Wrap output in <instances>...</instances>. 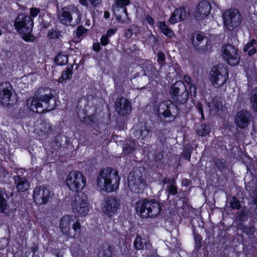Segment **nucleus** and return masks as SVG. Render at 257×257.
Returning a JSON list of instances; mask_svg holds the SVG:
<instances>
[{
    "label": "nucleus",
    "instance_id": "obj_23",
    "mask_svg": "<svg viewBox=\"0 0 257 257\" xmlns=\"http://www.w3.org/2000/svg\"><path fill=\"white\" fill-rule=\"evenodd\" d=\"M40 123L39 121L34 122L33 126L37 127L35 130L41 132L42 134H48L51 131V126L49 123H47L44 120L40 119Z\"/></svg>",
    "mask_w": 257,
    "mask_h": 257
},
{
    "label": "nucleus",
    "instance_id": "obj_18",
    "mask_svg": "<svg viewBox=\"0 0 257 257\" xmlns=\"http://www.w3.org/2000/svg\"><path fill=\"white\" fill-rule=\"evenodd\" d=\"M76 216L71 215L63 216L60 220V228L61 231L65 235H69L72 223L74 222Z\"/></svg>",
    "mask_w": 257,
    "mask_h": 257
},
{
    "label": "nucleus",
    "instance_id": "obj_6",
    "mask_svg": "<svg viewBox=\"0 0 257 257\" xmlns=\"http://www.w3.org/2000/svg\"><path fill=\"white\" fill-rule=\"evenodd\" d=\"M14 26L25 41H31L32 37V21H31L30 17L24 14L18 15L15 20Z\"/></svg>",
    "mask_w": 257,
    "mask_h": 257
},
{
    "label": "nucleus",
    "instance_id": "obj_56",
    "mask_svg": "<svg viewBox=\"0 0 257 257\" xmlns=\"http://www.w3.org/2000/svg\"><path fill=\"white\" fill-rule=\"evenodd\" d=\"M191 181L190 179L187 178H184L182 180V184L183 186L188 187L191 184Z\"/></svg>",
    "mask_w": 257,
    "mask_h": 257
},
{
    "label": "nucleus",
    "instance_id": "obj_25",
    "mask_svg": "<svg viewBox=\"0 0 257 257\" xmlns=\"http://www.w3.org/2000/svg\"><path fill=\"white\" fill-rule=\"evenodd\" d=\"M251 213L250 210L246 209L245 207L240 210L237 211L236 213V218L238 222L243 223L248 220L250 217Z\"/></svg>",
    "mask_w": 257,
    "mask_h": 257
},
{
    "label": "nucleus",
    "instance_id": "obj_31",
    "mask_svg": "<svg viewBox=\"0 0 257 257\" xmlns=\"http://www.w3.org/2000/svg\"><path fill=\"white\" fill-rule=\"evenodd\" d=\"M193 151V147L188 144L187 145L183 151L182 153V154L185 159V160L190 161L191 155Z\"/></svg>",
    "mask_w": 257,
    "mask_h": 257
},
{
    "label": "nucleus",
    "instance_id": "obj_13",
    "mask_svg": "<svg viewBox=\"0 0 257 257\" xmlns=\"http://www.w3.org/2000/svg\"><path fill=\"white\" fill-rule=\"evenodd\" d=\"M211 5L206 0H202L197 5L193 16L197 21L205 19L210 13Z\"/></svg>",
    "mask_w": 257,
    "mask_h": 257
},
{
    "label": "nucleus",
    "instance_id": "obj_30",
    "mask_svg": "<svg viewBox=\"0 0 257 257\" xmlns=\"http://www.w3.org/2000/svg\"><path fill=\"white\" fill-rule=\"evenodd\" d=\"M213 162L215 167L219 171H223L226 170V162L223 158H215Z\"/></svg>",
    "mask_w": 257,
    "mask_h": 257
},
{
    "label": "nucleus",
    "instance_id": "obj_37",
    "mask_svg": "<svg viewBox=\"0 0 257 257\" xmlns=\"http://www.w3.org/2000/svg\"><path fill=\"white\" fill-rule=\"evenodd\" d=\"M7 207V200L4 198L2 191L0 189V212L5 213Z\"/></svg>",
    "mask_w": 257,
    "mask_h": 257
},
{
    "label": "nucleus",
    "instance_id": "obj_64",
    "mask_svg": "<svg viewBox=\"0 0 257 257\" xmlns=\"http://www.w3.org/2000/svg\"><path fill=\"white\" fill-rule=\"evenodd\" d=\"M253 194L254 196L257 198V188L254 191Z\"/></svg>",
    "mask_w": 257,
    "mask_h": 257
},
{
    "label": "nucleus",
    "instance_id": "obj_47",
    "mask_svg": "<svg viewBox=\"0 0 257 257\" xmlns=\"http://www.w3.org/2000/svg\"><path fill=\"white\" fill-rule=\"evenodd\" d=\"M196 108L198 111V112L201 115V119L202 120H204L205 119V116L203 112V104L201 102L198 103L196 106Z\"/></svg>",
    "mask_w": 257,
    "mask_h": 257
},
{
    "label": "nucleus",
    "instance_id": "obj_7",
    "mask_svg": "<svg viewBox=\"0 0 257 257\" xmlns=\"http://www.w3.org/2000/svg\"><path fill=\"white\" fill-rule=\"evenodd\" d=\"M170 93L172 99L178 104H185L189 98L187 86L182 81H177L171 86Z\"/></svg>",
    "mask_w": 257,
    "mask_h": 257
},
{
    "label": "nucleus",
    "instance_id": "obj_3",
    "mask_svg": "<svg viewBox=\"0 0 257 257\" xmlns=\"http://www.w3.org/2000/svg\"><path fill=\"white\" fill-rule=\"evenodd\" d=\"M120 180L117 171H115L112 174V169L111 168H107L100 171L97 178L96 183L101 190L111 192L118 187Z\"/></svg>",
    "mask_w": 257,
    "mask_h": 257
},
{
    "label": "nucleus",
    "instance_id": "obj_4",
    "mask_svg": "<svg viewBox=\"0 0 257 257\" xmlns=\"http://www.w3.org/2000/svg\"><path fill=\"white\" fill-rule=\"evenodd\" d=\"M136 209L143 218H153L157 216L160 212V203L155 200H149L145 198L136 203Z\"/></svg>",
    "mask_w": 257,
    "mask_h": 257
},
{
    "label": "nucleus",
    "instance_id": "obj_20",
    "mask_svg": "<svg viewBox=\"0 0 257 257\" xmlns=\"http://www.w3.org/2000/svg\"><path fill=\"white\" fill-rule=\"evenodd\" d=\"M205 38V36L202 32L194 31L190 34L189 40L191 44L194 48L197 49L199 43H201Z\"/></svg>",
    "mask_w": 257,
    "mask_h": 257
},
{
    "label": "nucleus",
    "instance_id": "obj_26",
    "mask_svg": "<svg viewBox=\"0 0 257 257\" xmlns=\"http://www.w3.org/2000/svg\"><path fill=\"white\" fill-rule=\"evenodd\" d=\"M158 28L162 33L169 38H171L174 36L173 31L167 25L165 21L158 22Z\"/></svg>",
    "mask_w": 257,
    "mask_h": 257
},
{
    "label": "nucleus",
    "instance_id": "obj_29",
    "mask_svg": "<svg viewBox=\"0 0 257 257\" xmlns=\"http://www.w3.org/2000/svg\"><path fill=\"white\" fill-rule=\"evenodd\" d=\"M54 61L57 65L63 66L68 63V58L67 55L59 53L55 58Z\"/></svg>",
    "mask_w": 257,
    "mask_h": 257
},
{
    "label": "nucleus",
    "instance_id": "obj_11",
    "mask_svg": "<svg viewBox=\"0 0 257 257\" xmlns=\"http://www.w3.org/2000/svg\"><path fill=\"white\" fill-rule=\"evenodd\" d=\"M51 199V192L47 187L44 185L39 186L33 190V202L36 204H46Z\"/></svg>",
    "mask_w": 257,
    "mask_h": 257
},
{
    "label": "nucleus",
    "instance_id": "obj_42",
    "mask_svg": "<svg viewBox=\"0 0 257 257\" xmlns=\"http://www.w3.org/2000/svg\"><path fill=\"white\" fill-rule=\"evenodd\" d=\"M256 43V40L254 39H252L249 42H247L243 48V51L244 52H247L248 50L253 46Z\"/></svg>",
    "mask_w": 257,
    "mask_h": 257
},
{
    "label": "nucleus",
    "instance_id": "obj_16",
    "mask_svg": "<svg viewBox=\"0 0 257 257\" xmlns=\"http://www.w3.org/2000/svg\"><path fill=\"white\" fill-rule=\"evenodd\" d=\"M123 97L117 98L114 103L116 112L119 116H125L130 113L132 104L127 99H125L122 102Z\"/></svg>",
    "mask_w": 257,
    "mask_h": 257
},
{
    "label": "nucleus",
    "instance_id": "obj_9",
    "mask_svg": "<svg viewBox=\"0 0 257 257\" xmlns=\"http://www.w3.org/2000/svg\"><path fill=\"white\" fill-rule=\"evenodd\" d=\"M120 200L114 196H108L104 199L102 210L105 216L111 218L117 215L118 210L120 209Z\"/></svg>",
    "mask_w": 257,
    "mask_h": 257
},
{
    "label": "nucleus",
    "instance_id": "obj_43",
    "mask_svg": "<svg viewBox=\"0 0 257 257\" xmlns=\"http://www.w3.org/2000/svg\"><path fill=\"white\" fill-rule=\"evenodd\" d=\"M91 8L94 9L99 8L101 4V0H88Z\"/></svg>",
    "mask_w": 257,
    "mask_h": 257
},
{
    "label": "nucleus",
    "instance_id": "obj_59",
    "mask_svg": "<svg viewBox=\"0 0 257 257\" xmlns=\"http://www.w3.org/2000/svg\"><path fill=\"white\" fill-rule=\"evenodd\" d=\"M163 158V155L162 152H159L157 153L155 156V160L156 161H160Z\"/></svg>",
    "mask_w": 257,
    "mask_h": 257
},
{
    "label": "nucleus",
    "instance_id": "obj_27",
    "mask_svg": "<svg viewBox=\"0 0 257 257\" xmlns=\"http://www.w3.org/2000/svg\"><path fill=\"white\" fill-rule=\"evenodd\" d=\"M73 66L71 64L68 65L67 66L66 70L63 71L62 72V74L59 78L60 82H63V81L69 79L71 78L73 74Z\"/></svg>",
    "mask_w": 257,
    "mask_h": 257
},
{
    "label": "nucleus",
    "instance_id": "obj_5",
    "mask_svg": "<svg viewBox=\"0 0 257 257\" xmlns=\"http://www.w3.org/2000/svg\"><path fill=\"white\" fill-rule=\"evenodd\" d=\"M209 79L215 88H219L226 83L228 79V70L222 64L213 66L210 72Z\"/></svg>",
    "mask_w": 257,
    "mask_h": 257
},
{
    "label": "nucleus",
    "instance_id": "obj_15",
    "mask_svg": "<svg viewBox=\"0 0 257 257\" xmlns=\"http://www.w3.org/2000/svg\"><path fill=\"white\" fill-rule=\"evenodd\" d=\"M190 15V13L187 11L184 6H180L175 9L172 13L169 19V22L174 25L178 22H182L187 19Z\"/></svg>",
    "mask_w": 257,
    "mask_h": 257
},
{
    "label": "nucleus",
    "instance_id": "obj_32",
    "mask_svg": "<svg viewBox=\"0 0 257 257\" xmlns=\"http://www.w3.org/2000/svg\"><path fill=\"white\" fill-rule=\"evenodd\" d=\"M250 100L253 110L255 112L257 111V87L252 89Z\"/></svg>",
    "mask_w": 257,
    "mask_h": 257
},
{
    "label": "nucleus",
    "instance_id": "obj_44",
    "mask_svg": "<svg viewBox=\"0 0 257 257\" xmlns=\"http://www.w3.org/2000/svg\"><path fill=\"white\" fill-rule=\"evenodd\" d=\"M134 34V30L133 29V26H131L130 27L124 30V37L126 39H130L132 37Z\"/></svg>",
    "mask_w": 257,
    "mask_h": 257
},
{
    "label": "nucleus",
    "instance_id": "obj_41",
    "mask_svg": "<svg viewBox=\"0 0 257 257\" xmlns=\"http://www.w3.org/2000/svg\"><path fill=\"white\" fill-rule=\"evenodd\" d=\"M75 222H73L72 224V229L74 230L75 233H80L81 229V223L80 222L79 219L78 218L76 217V218L74 220Z\"/></svg>",
    "mask_w": 257,
    "mask_h": 257
},
{
    "label": "nucleus",
    "instance_id": "obj_52",
    "mask_svg": "<svg viewBox=\"0 0 257 257\" xmlns=\"http://www.w3.org/2000/svg\"><path fill=\"white\" fill-rule=\"evenodd\" d=\"M183 82L185 84H187L188 86L193 83L191 77L187 74L184 75V76L183 77Z\"/></svg>",
    "mask_w": 257,
    "mask_h": 257
},
{
    "label": "nucleus",
    "instance_id": "obj_54",
    "mask_svg": "<svg viewBox=\"0 0 257 257\" xmlns=\"http://www.w3.org/2000/svg\"><path fill=\"white\" fill-rule=\"evenodd\" d=\"M92 49L95 52H99L101 50V47L99 43H94L92 45Z\"/></svg>",
    "mask_w": 257,
    "mask_h": 257
},
{
    "label": "nucleus",
    "instance_id": "obj_2",
    "mask_svg": "<svg viewBox=\"0 0 257 257\" xmlns=\"http://www.w3.org/2000/svg\"><path fill=\"white\" fill-rule=\"evenodd\" d=\"M35 95L33 96V105L36 111L33 110V113L42 114L55 109L56 104L53 89L48 87H40L35 91Z\"/></svg>",
    "mask_w": 257,
    "mask_h": 257
},
{
    "label": "nucleus",
    "instance_id": "obj_51",
    "mask_svg": "<svg viewBox=\"0 0 257 257\" xmlns=\"http://www.w3.org/2000/svg\"><path fill=\"white\" fill-rule=\"evenodd\" d=\"M117 29L115 28H110L106 31L105 34H104L108 38H110L113 36L116 32Z\"/></svg>",
    "mask_w": 257,
    "mask_h": 257
},
{
    "label": "nucleus",
    "instance_id": "obj_21",
    "mask_svg": "<svg viewBox=\"0 0 257 257\" xmlns=\"http://www.w3.org/2000/svg\"><path fill=\"white\" fill-rule=\"evenodd\" d=\"M237 227L238 230H241L242 233H244L247 236L252 237L254 236L256 228L253 224L247 226L245 225L243 223L238 222L237 223Z\"/></svg>",
    "mask_w": 257,
    "mask_h": 257
},
{
    "label": "nucleus",
    "instance_id": "obj_17",
    "mask_svg": "<svg viewBox=\"0 0 257 257\" xmlns=\"http://www.w3.org/2000/svg\"><path fill=\"white\" fill-rule=\"evenodd\" d=\"M12 85L9 82H3L0 84V102L3 104L10 103L12 96Z\"/></svg>",
    "mask_w": 257,
    "mask_h": 257
},
{
    "label": "nucleus",
    "instance_id": "obj_45",
    "mask_svg": "<svg viewBox=\"0 0 257 257\" xmlns=\"http://www.w3.org/2000/svg\"><path fill=\"white\" fill-rule=\"evenodd\" d=\"M71 12L77 14L76 23H79L81 19V14L78 8L75 6H72Z\"/></svg>",
    "mask_w": 257,
    "mask_h": 257
},
{
    "label": "nucleus",
    "instance_id": "obj_55",
    "mask_svg": "<svg viewBox=\"0 0 257 257\" xmlns=\"http://www.w3.org/2000/svg\"><path fill=\"white\" fill-rule=\"evenodd\" d=\"M50 26V23L47 21L42 20L40 23V26L41 27V30L42 29H46L49 28Z\"/></svg>",
    "mask_w": 257,
    "mask_h": 257
},
{
    "label": "nucleus",
    "instance_id": "obj_39",
    "mask_svg": "<svg viewBox=\"0 0 257 257\" xmlns=\"http://www.w3.org/2000/svg\"><path fill=\"white\" fill-rule=\"evenodd\" d=\"M136 148L133 145H126L122 148V152L124 154L128 156L132 154L135 151Z\"/></svg>",
    "mask_w": 257,
    "mask_h": 257
},
{
    "label": "nucleus",
    "instance_id": "obj_48",
    "mask_svg": "<svg viewBox=\"0 0 257 257\" xmlns=\"http://www.w3.org/2000/svg\"><path fill=\"white\" fill-rule=\"evenodd\" d=\"M112 248L111 246H108L107 250H104L103 254L99 257H112Z\"/></svg>",
    "mask_w": 257,
    "mask_h": 257
},
{
    "label": "nucleus",
    "instance_id": "obj_53",
    "mask_svg": "<svg viewBox=\"0 0 257 257\" xmlns=\"http://www.w3.org/2000/svg\"><path fill=\"white\" fill-rule=\"evenodd\" d=\"M146 20L148 22V23L152 27H154V24H155V21L154 19L149 15V14H148L146 16Z\"/></svg>",
    "mask_w": 257,
    "mask_h": 257
},
{
    "label": "nucleus",
    "instance_id": "obj_40",
    "mask_svg": "<svg viewBox=\"0 0 257 257\" xmlns=\"http://www.w3.org/2000/svg\"><path fill=\"white\" fill-rule=\"evenodd\" d=\"M60 36V32L59 30H54L53 28L51 31H49L47 34L48 37L50 39L58 38Z\"/></svg>",
    "mask_w": 257,
    "mask_h": 257
},
{
    "label": "nucleus",
    "instance_id": "obj_14",
    "mask_svg": "<svg viewBox=\"0 0 257 257\" xmlns=\"http://www.w3.org/2000/svg\"><path fill=\"white\" fill-rule=\"evenodd\" d=\"M131 4L130 0H114V4L112 5V10L115 16L117 21L123 23L124 21L122 20L121 16L118 14L120 9L122 10V13L124 14L125 16H127V10L126 7Z\"/></svg>",
    "mask_w": 257,
    "mask_h": 257
},
{
    "label": "nucleus",
    "instance_id": "obj_36",
    "mask_svg": "<svg viewBox=\"0 0 257 257\" xmlns=\"http://www.w3.org/2000/svg\"><path fill=\"white\" fill-rule=\"evenodd\" d=\"M157 62L160 68H162L166 64V57L165 53L162 51H159L157 54Z\"/></svg>",
    "mask_w": 257,
    "mask_h": 257
},
{
    "label": "nucleus",
    "instance_id": "obj_35",
    "mask_svg": "<svg viewBox=\"0 0 257 257\" xmlns=\"http://www.w3.org/2000/svg\"><path fill=\"white\" fill-rule=\"evenodd\" d=\"M230 207L233 210H239L241 207L240 202L237 199L235 196L231 197L229 202Z\"/></svg>",
    "mask_w": 257,
    "mask_h": 257
},
{
    "label": "nucleus",
    "instance_id": "obj_46",
    "mask_svg": "<svg viewBox=\"0 0 257 257\" xmlns=\"http://www.w3.org/2000/svg\"><path fill=\"white\" fill-rule=\"evenodd\" d=\"M189 87V94H190L191 96H195L197 94V87L193 83V84L188 86Z\"/></svg>",
    "mask_w": 257,
    "mask_h": 257
},
{
    "label": "nucleus",
    "instance_id": "obj_22",
    "mask_svg": "<svg viewBox=\"0 0 257 257\" xmlns=\"http://www.w3.org/2000/svg\"><path fill=\"white\" fill-rule=\"evenodd\" d=\"M160 106L161 109L164 110L162 114L164 118H168L172 115L171 109L174 106V104L172 101H164L160 104Z\"/></svg>",
    "mask_w": 257,
    "mask_h": 257
},
{
    "label": "nucleus",
    "instance_id": "obj_19",
    "mask_svg": "<svg viewBox=\"0 0 257 257\" xmlns=\"http://www.w3.org/2000/svg\"><path fill=\"white\" fill-rule=\"evenodd\" d=\"M68 9L67 7H64L62 9V12L57 15V18L59 23L65 26H69L73 21V17L71 13L66 10Z\"/></svg>",
    "mask_w": 257,
    "mask_h": 257
},
{
    "label": "nucleus",
    "instance_id": "obj_62",
    "mask_svg": "<svg viewBox=\"0 0 257 257\" xmlns=\"http://www.w3.org/2000/svg\"><path fill=\"white\" fill-rule=\"evenodd\" d=\"M40 12V10L39 9L33 7V18L36 17Z\"/></svg>",
    "mask_w": 257,
    "mask_h": 257
},
{
    "label": "nucleus",
    "instance_id": "obj_24",
    "mask_svg": "<svg viewBox=\"0 0 257 257\" xmlns=\"http://www.w3.org/2000/svg\"><path fill=\"white\" fill-rule=\"evenodd\" d=\"M14 180L17 185V189L20 191L23 192L30 187L28 181L24 178H21L19 176H15Z\"/></svg>",
    "mask_w": 257,
    "mask_h": 257
},
{
    "label": "nucleus",
    "instance_id": "obj_33",
    "mask_svg": "<svg viewBox=\"0 0 257 257\" xmlns=\"http://www.w3.org/2000/svg\"><path fill=\"white\" fill-rule=\"evenodd\" d=\"M210 132V127L209 124L202 123L200 125V128L198 129L197 132L199 136L205 137L209 135Z\"/></svg>",
    "mask_w": 257,
    "mask_h": 257
},
{
    "label": "nucleus",
    "instance_id": "obj_8",
    "mask_svg": "<svg viewBox=\"0 0 257 257\" xmlns=\"http://www.w3.org/2000/svg\"><path fill=\"white\" fill-rule=\"evenodd\" d=\"M222 18L224 28L230 32L241 23V16L237 9L226 11L222 15Z\"/></svg>",
    "mask_w": 257,
    "mask_h": 257
},
{
    "label": "nucleus",
    "instance_id": "obj_38",
    "mask_svg": "<svg viewBox=\"0 0 257 257\" xmlns=\"http://www.w3.org/2000/svg\"><path fill=\"white\" fill-rule=\"evenodd\" d=\"M134 247L137 250H142L144 249V244L142 241V238L140 236H137L134 240Z\"/></svg>",
    "mask_w": 257,
    "mask_h": 257
},
{
    "label": "nucleus",
    "instance_id": "obj_57",
    "mask_svg": "<svg viewBox=\"0 0 257 257\" xmlns=\"http://www.w3.org/2000/svg\"><path fill=\"white\" fill-rule=\"evenodd\" d=\"M162 182L163 184H167V183H171V184H174L175 183V180L174 179H170L167 177H165L163 180Z\"/></svg>",
    "mask_w": 257,
    "mask_h": 257
},
{
    "label": "nucleus",
    "instance_id": "obj_60",
    "mask_svg": "<svg viewBox=\"0 0 257 257\" xmlns=\"http://www.w3.org/2000/svg\"><path fill=\"white\" fill-rule=\"evenodd\" d=\"M26 106L28 109H30V110H32V99L31 98H29L27 100V103H26Z\"/></svg>",
    "mask_w": 257,
    "mask_h": 257
},
{
    "label": "nucleus",
    "instance_id": "obj_34",
    "mask_svg": "<svg viewBox=\"0 0 257 257\" xmlns=\"http://www.w3.org/2000/svg\"><path fill=\"white\" fill-rule=\"evenodd\" d=\"M193 235L195 241V250L198 251L202 245V238L201 236L194 230L193 231Z\"/></svg>",
    "mask_w": 257,
    "mask_h": 257
},
{
    "label": "nucleus",
    "instance_id": "obj_12",
    "mask_svg": "<svg viewBox=\"0 0 257 257\" xmlns=\"http://www.w3.org/2000/svg\"><path fill=\"white\" fill-rule=\"evenodd\" d=\"M251 114L246 109H241L234 116L233 121L237 128L245 129L250 123Z\"/></svg>",
    "mask_w": 257,
    "mask_h": 257
},
{
    "label": "nucleus",
    "instance_id": "obj_61",
    "mask_svg": "<svg viewBox=\"0 0 257 257\" xmlns=\"http://www.w3.org/2000/svg\"><path fill=\"white\" fill-rule=\"evenodd\" d=\"M79 2L82 6L88 8L89 7L88 1L87 0H79Z\"/></svg>",
    "mask_w": 257,
    "mask_h": 257
},
{
    "label": "nucleus",
    "instance_id": "obj_10",
    "mask_svg": "<svg viewBox=\"0 0 257 257\" xmlns=\"http://www.w3.org/2000/svg\"><path fill=\"white\" fill-rule=\"evenodd\" d=\"M223 49L222 57L225 61L230 66H236L240 62V55L238 51L234 46L227 44Z\"/></svg>",
    "mask_w": 257,
    "mask_h": 257
},
{
    "label": "nucleus",
    "instance_id": "obj_1",
    "mask_svg": "<svg viewBox=\"0 0 257 257\" xmlns=\"http://www.w3.org/2000/svg\"><path fill=\"white\" fill-rule=\"evenodd\" d=\"M66 185L75 192L71 203L73 212L81 216L86 215L89 211V203L87 196L81 191L86 185L85 177L79 171L70 172L67 177Z\"/></svg>",
    "mask_w": 257,
    "mask_h": 257
},
{
    "label": "nucleus",
    "instance_id": "obj_49",
    "mask_svg": "<svg viewBox=\"0 0 257 257\" xmlns=\"http://www.w3.org/2000/svg\"><path fill=\"white\" fill-rule=\"evenodd\" d=\"M100 41V44L103 46H106L110 43L109 38L105 36L104 35H103L101 36Z\"/></svg>",
    "mask_w": 257,
    "mask_h": 257
},
{
    "label": "nucleus",
    "instance_id": "obj_58",
    "mask_svg": "<svg viewBox=\"0 0 257 257\" xmlns=\"http://www.w3.org/2000/svg\"><path fill=\"white\" fill-rule=\"evenodd\" d=\"M256 49L255 47H253L252 49H249L248 50V51L247 52V55L248 56H252L253 55H254L256 53Z\"/></svg>",
    "mask_w": 257,
    "mask_h": 257
},
{
    "label": "nucleus",
    "instance_id": "obj_50",
    "mask_svg": "<svg viewBox=\"0 0 257 257\" xmlns=\"http://www.w3.org/2000/svg\"><path fill=\"white\" fill-rule=\"evenodd\" d=\"M178 193L177 187L173 185H171L168 187V193L170 195H175Z\"/></svg>",
    "mask_w": 257,
    "mask_h": 257
},
{
    "label": "nucleus",
    "instance_id": "obj_28",
    "mask_svg": "<svg viewBox=\"0 0 257 257\" xmlns=\"http://www.w3.org/2000/svg\"><path fill=\"white\" fill-rule=\"evenodd\" d=\"M88 29L84 27L82 25L78 26L75 32V36L77 38V40L75 43L80 42L82 40L84 35H86Z\"/></svg>",
    "mask_w": 257,
    "mask_h": 257
},
{
    "label": "nucleus",
    "instance_id": "obj_63",
    "mask_svg": "<svg viewBox=\"0 0 257 257\" xmlns=\"http://www.w3.org/2000/svg\"><path fill=\"white\" fill-rule=\"evenodd\" d=\"M104 17L105 19H108L109 17V13L108 12H105L104 13Z\"/></svg>",
    "mask_w": 257,
    "mask_h": 257
}]
</instances>
